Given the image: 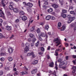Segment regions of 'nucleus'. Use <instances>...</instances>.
Segmentation results:
<instances>
[{
    "instance_id": "3c124183",
    "label": "nucleus",
    "mask_w": 76,
    "mask_h": 76,
    "mask_svg": "<svg viewBox=\"0 0 76 76\" xmlns=\"http://www.w3.org/2000/svg\"><path fill=\"white\" fill-rule=\"evenodd\" d=\"M19 22V20L18 19H17L15 21V22H16V23H18Z\"/></svg>"
},
{
    "instance_id": "49530a36",
    "label": "nucleus",
    "mask_w": 76,
    "mask_h": 76,
    "mask_svg": "<svg viewBox=\"0 0 76 76\" xmlns=\"http://www.w3.org/2000/svg\"><path fill=\"white\" fill-rule=\"evenodd\" d=\"M3 74V71H0V75H2Z\"/></svg>"
},
{
    "instance_id": "f704fd0d",
    "label": "nucleus",
    "mask_w": 76,
    "mask_h": 76,
    "mask_svg": "<svg viewBox=\"0 0 76 76\" xmlns=\"http://www.w3.org/2000/svg\"><path fill=\"white\" fill-rule=\"evenodd\" d=\"M36 41H37V39L35 38L33 39L32 40V41L33 42H35Z\"/></svg>"
},
{
    "instance_id": "f8f14e48",
    "label": "nucleus",
    "mask_w": 76,
    "mask_h": 76,
    "mask_svg": "<svg viewBox=\"0 0 76 76\" xmlns=\"http://www.w3.org/2000/svg\"><path fill=\"white\" fill-rule=\"evenodd\" d=\"M70 14L73 15L74 16H76V12H74V11H71L70 12Z\"/></svg>"
},
{
    "instance_id": "c85d7f7f",
    "label": "nucleus",
    "mask_w": 76,
    "mask_h": 76,
    "mask_svg": "<svg viewBox=\"0 0 76 76\" xmlns=\"http://www.w3.org/2000/svg\"><path fill=\"white\" fill-rule=\"evenodd\" d=\"M29 37H31V38H34V35L33 34H29Z\"/></svg>"
},
{
    "instance_id": "f03ea898",
    "label": "nucleus",
    "mask_w": 76,
    "mask_h": 76,
    "mask_svg": "<svg viewBox=\"0 0 76 76\" xmlns=\"http://www.w3.org/2000/svg\"><path fill=\"white\" fill-rule=\"evenodd\" d=\"M66 61H63L61 62L59 65V68L62 67V66H63L64 64H66Z\"/></svg>"
},
{
    "instance_id": "aec40b11",
    "label": "nucleus",
    "mask_w": 76,
    "mask_h": 76,
    "mask_svg": "<svg viewBox=\"0 0 76 76\" xmlns=\"http://www.w3.org/2000/svg\"><path fill=\"white\" fill-rule=\"evenodd\" d=\"M49 66L50 67H53V66H54V63L53 62L50 63Z\"/></svg>"
},
{
    "instance_id": "a19ab883",
    "label": "nucleus",
    "mask_w": 76,
    "mask_h": 76,
    "mask_svg": "<svg viewBox=\"0 0 76 76\" xmlns=\"http://www.w3.org/2000/svg\"><path fill=\"white\" fill-rule=\"evenodd\" d=\"M71 17H72V16L70 15H68L67 16V18L68 19H70V18H71Z\"/></svg>"
},
{
    "instance_id": "680f3d73",
    "label": "nucleus",
    "mask_w": 76,
    "mask_h": 76,
    "mask_svg": "<svg viewBox=\"0 0 76 76\" xmlns=\"http://www.w3.org/2000/svg\"><path fill=\"white\" fill-rule=\"evenodd\" d=\"M44 4L45 5H47V4H48V3L47 2H45Z\"/></svg>"
},
{
    "instance_id": "052dcab7",
    "label": "nucleus",
    "mask_w": 76,
    "mask_h": 76,
    "mask_svg": "<svg viewBox=\"0 0 76 76\" xmlns=\"http://www.w3.org/2000/svg\"><path fill=\"white\" fill-rule=\"evenodd\" d=\"M39 39L40 41H42V38L41 37H39Z\"/></svg>"
},
{
    "instance_id": "0e129e2a",
    "label": "nucleus",
    "mask_w": 76,
    "mask_h": 76,
    "mask_svg": "<svg viewBox=\"0 0 76 76\" xmlns=\"http://www.w3.org/2000/svg\"><path fill=\"white\" fill-rule=\"evenodd\" d=\"M72 73L73 74V73H76V70H73L72 71Z\"/></svg>"
},
{
    "instance_id": "6ab92c4d",
    "label": "nucleus",
    "mask_w": 76,
    "mask_h": 76,
    "mask_svg": "<svg viewBox=\"0 0 76 76\" xmlns=\"http://www.w3.org/2000/svg\"><path fill=\"white\" fill-rule=\"evenodd\" d=\"M19 13L20 15H24L25 14L24 12L22 11H20Z\"/></svg>"
},
{
    "instance_id": "393cba45",
    "label": "nucleus",
    "mask_w": 76,
    "mask_h": 76,
    "mask_svg": "<svg viewBox=\"0 0 76 76\" xmlns=\"http://www.w3.org/2000/svg\"><path fill=\"white\" fill-rule=\"evenodd\" d=\"M9 9L10 10H13V7L12 5H10L9 6Z\"/></svg>"
},
{
    "instance_id": "2f4dec72",
    "label": "nucleus",
    "mask_w": 76,
    "mask_h": 76,
    "mask_svg": "<svg viewBox=\"0 0 76 76\" xmlns=\"http://www.w3.org/2000/svg\"><path fill=\"white\" fill-rule=\"evenodd\" d=\"M55 68L56 70L58 69V67H57V61L55 63Z\"/></svg>"
},
{
    "instance_id": "f3484780",
    "label": "nucleus",
    "mask_w": 76,
    "mask_h": 76,
    "mask_svg": "<svg viewBox=\"0 0 76 76\" xmlns=\"http://www.w3.org/2000/svg\"><path fill=\"white\" fill-rule=\"evenodd\" d=\"M27 10L28 12H32V10H31V9L29 7H27Z\"/></svg>"
},
{
    "instance_id": "7ed1b4c3",
    "label": "nucleus",
    "mask_w": 76,
    "mask_h": 76,
    "mask_svg": "<svg viewBox=\"0 0 76 76\" xmlns=\"http://www.w3.org/2000/svg\"><path fill=\"white\" fill-rule=\"evenodd\" d=\"M5 29H6V30H7V31H12V28L11 26H6Z\"/></svg>"
},
{
    "instance_id": "b1692460",
    "label": "nucleus",
    "mask_w": 76,
    "mask_h": 76,
    "mask_svg": "<svg viewBox=\"0 0 76 76\" xmlns=\"http://www.w3.org/2000/svg\"><path fill=\"white\" fill-rule=\"evenodd\" d=\"M66 29V27L65 26H63L61 28V31H64Z\"/></svg>"
},
{
    "instance_id": "864d4df0",
    "label": "nucleus",
    "mask_w": 76,
    "mask_h": 76,
    "mask_svg": "<svg viewBox=\"0 0 76 76\" xmlns=\"http://www.w3.org/2000/svg\"><path fill=\"white\" fill-rule=\"evenodd\" d=\"M14 35H12L11 37H10V39H12V38L14 37Z\"/></svg>"
},
{
    "instance_id": "4d7b16f0",
    "label": "nucleus",
    "mask_w": 76,
    "mask_h": 76,
    "mask_svg": "<svg viewBox=\"0 0 76 76\" xmlns=\"http://www.w3.org/2000/svg\"><path fill=\"white\" fill-rule=\"evenodd\" d=\"M61 68H62V69H66V66H62V67H61Z\"/></svg>"
},
{
    "instance_id": "e433bc0d",
    "label": "nucleus",
    "mask_w": 76,
    "mask_h": 76,
    "mask_svg": "<svg viewBox=\"0 0 76 76\" xmlns=\"http://www.w3.org/2000/svg\"><path fill=\"white\" fill-rule=\"evenodd\" d=\"M19 73V72L18 71H17L15 72L14 73V75H18Z\"/></svg>"
},
{
    "instance_id": "1a4fd4ad",
    "label": "nucleus",
    "mask_w": 76,
    "mask_h": 76,
    "mask_svg": "<svg viewBox=\"0 0 76 76\" xmlns=\"http://www.w3.org/2000/svg\"><path fill=\"white\" fill-rule=\"evenodd\" d=\"M61 16L64 18H66L67 17V15L64 13H62L61 14Z\"/></svg>"
},
{
    "instance_id": "bb28decb",
    "label": "nucleus",
    "mask_w": 76,
    "mask_h": 76,
    "mask_svg": "<svg viewBox=\"0 0 76 76\" xmlns=\"http://www.w3.org/2000/svg\"><path fill=\"white\" fill-rule=\"evenodd\" d=\"M39 41H38L35 44V45L36 46V47H38V46L39 45Z\"/></svg>"
},
{
    "instance_id": "6e6d98bb",
    "label": "nucleus",
    "mask_w": 76,
    "mask_h": 76,
    "mask_svg": "<svg viewBox=\"0 0 76 76\" xmlns=\"http://www.w3.org/2000/svg\"><path fill=\"white\" fill-rule=\"evenodd\" d=\"M21 46L22 47H24L25 46V45L24 44V43H22L21 44Z\"/></svg>"
},
{
    "instance_id": "c9c22d12",
    "label": "nucleus",
    "mask_w": 76,
    "mask_h": 76,
    "mask_svg": "<svg viewBox=\"0 0 76 76\" xmlns=\"http://www.w3.org/2000/svg\"><path fill=\"white\" fill-rule=\"evenodd\" d=\"M58 27H60V26H61V23L60 22H59L58 23Z\"/></svg>"
},
{
    "instance_id": "7c9ffc66",
    "label": "nucleus",
    "mask_w": 76,
    "mask_h": 76,
    "mask_svg": "<svg viewBox=\"0 0 76 76\" xmlns=\"http://www.w3.org/2000/svg\"><path fill=\"white\" fill-rule=\"evenodd\" d=\"M4 69L5 70H9V68L7 66H5L4 67Z\"/></svg>"
},
{
    "instance_id": "a878e982",
    "label": "nucleus",
    "mask_w": 76,
    "mask_h": 76,
    "mask_svg": "<svg viewBox=\"0 0 76 76\" xmlns=\"http://www.w3.org/2000/svg\"><path fill=\"white\" fill-rule=\"evenodd\" d=\"M53 9L52 8H50L48 10V12H53Z\"/></svg>"
},
{
    "instance_id": "5fc2aeb1",
    "label": "nucleus",
    "mask_w": 76,
    "mask_h": 76,
    "mask_svg": "<svg viewBox=\"0 0 76 76\" xmlns=\"http://www.w3.org/2000/svg\"><path fill=\"white\" fill-rule=\"evenodd\" d=\"M0 12H1V13H2V14L3 15H4V13L2 11V10H0Z\"/></svg>"
},
{
    "instance_id": "cd10ccee",
    "label": "nucleus",
    "mask_w": 76,
    "mask_h": 76,
    "mask_svg": "<svg viewBox=\"0 0 76 76\" xmlns=\"http://www.w3.org/2000/svg\"><path fill=\"white\" fill-rule=\"evenodd\" d=\"M1 4H2L4 7H6V4H5L4 2H1Z\"/></svg>"
},
{
    "instance_id": "13d9d810",
    "label": "nucleus",
    "mask_w": 76,
    "mask_h": 76,
    "mask_svg": "<svg viewBox=\"0 0 76 76\" xmlns=\"http://www.w3.org/2000/svg\"><path fill=\"white\" fill-rule=\"evenodd\" d=\"M65 47H68V46L69 45L68 44V43H65Z\"/></svg>"
},
{
    "instance_id": "dca6fc26",
    "label": "nucleus",
    "mask_w": 76,
    "mask_h": 76,
    "mask_svg": "<svg viewBox=\"0 0 76 76\" xmlns=\"http://www.w3.org/2000/svg\"><path fill=\"white\" fill-rule=\"evenodd\" d=\"M35 26H33L31 28H30V31L31 32H33L34 30H35Z\"/></svg>"
},
{
    "instance_id": "2eb2a0df",
    "label": "nucleus",
    "mask_w": 76,
    "mask_h": 76,
    "mask_svg": "<svg viewBox=\"0 0 76 76\" xmlns=\"http://www.w3.org/2000/svg\"><path fill=\"white\" fill-rule=\"evenodd\" d=\"M46 35V34L44 33H42L41 34V36L42 37H45Z\"/></svg>"
},
{
    "instance_id": "58836bf2",
    "label": "nucleus",
    "mask_w": 76,
    "mask_h": 76,
    "mask_svg": "<svg viewBox=\"0 0 76 76\" xmlns=\"http://www.w3.org/2000/svg\"><path fill=\"white\" fill-rule=\"evenodd\" d=\"M20 75H25V74H26L25 73H24L23 72H20Z\"/></svg>"
},
{
    "instance_id": "bf43d9fd",
    "label": "nucleus",
    "mask_w": 76,
    "mask_h": 76,
    "mask_svg": "<svg viewBox=\"0 0 76 76\" xmlns=\"http://www.w3.org/2000/svg\"><path fill=\"white\" fill-rule=\"evenodd\" d=\"M2 67H3V64L1 63H0V67L1 68Z\"/></svg>"
},
{
    "instance_id": "e2e57ef3",
    "label": "nucleus",
    "mask_w": 76,
    "mask_h": 76,
    "mask_svg": "<svg viewBox=\"0 0 76 76\" xmlns=\"http://www.w3.org/2000/svg\"><path fill=\"white\" fill-rule=\"evenodd\" d=\"M20 57L21 58L22 60H23V58H24L23 55H21Z\"/></svg>"
},
{
    "instance_id": "79ce46f5",
    "label": "nucleus",
    "mask_w": 76,
    "mask_h": 76,
    "mask_svg": "<svg viewBox=\"0 0 76 76\" xmlns=\"http://www.w3.org/2000/svg\"><path fill=\"white\" fill-rule=\"evenodd\" d=\"M0 60L2 61H3L4 60V58L3 57L1 58L0 59Z\"/></svg>"
},
{
    "instance_id": "9d476101",
    "label": "nucleus",
    "mask_w": 76,
    "mask_h": 76,
    "mask_svg": "<svg viewBox=\"0 0 76 76\" xmlns=\"http://www.w3.org/2000/svg\"><path fill=\"white\" fill-rule=\"evenodd\" d=\"M51 17L50 15H48L46 17V19L48 20H49L51 19Z\"/></svg>"
},
{
    "instance_id": "412c9836",
    "label": "nucleus",
    "mask_w": 76,
    "mask_h": 76,
    "mask_svg": "<svg viewBox=\"0 0 76 76\" xmlns=\"http://www.w3.org/2000/svg\"><path fill=\"white\" fill-rule=\"evenodd\" d=\"M38 61L37 60H36L33 62V64L35 65L37 64L38 63Z\"/></svg>"
},
{
    "instance_id": "a18cd8bd",
    "label": "nucleus",
    "mask_w": 76,
    "mask_h": 76,
    "mask_svg": "<svg viewBox=\"0 0 76 76\" xmlns=\"http://www.w3.org/2000/svg\"><path fill=\"white\" fill-rule=\"evenodd\" d=\"M5 55H6V54L4 53H1V55L2 56H5Z\"/></svg>"
},
{
    "instance_id": "c756f323",
    "label": "nucleus",
    "mask_w": 76,
    "mask_h": 76,
    "mask_svg": "<svg viewBox=\"0 0 76 76\" xmlns=\"http://www.w3.org/2000/svg\"><path fill=\"white\" fill-rule=\"evenodd\" d=\"M58 52H56V51H55L54 54L55 56H58Z\"/></svg>"
},
{
    "instance_id": "ea45409f",
    "label": "nucleus",
    "mask_w": 76,
    "mask_h": 76,
    "mask_svg": "<svg viewBox=\"0 0 76 76\" xmlns=\"http://www.w3.org/2000/svg\"><path fill=\"white\" fill-rule=\"evenodd\" d=\"M37 33H39L40 32V29L39 28H38L37 30Z\"/></svg>"
},
{
    "instance_id": "37998d69",
    "label": "nucleus",
    "mask_w": 76,
    "mask_h": 76,
    "mask_svg": "<svg viewBox=\"0 0 76 76\" xmlns=\"http://www.w3.org/2000/svg\"><path fill=\"white\" fill-rule=\"evenodd\" d=\"M10 5H11V6H13V5H14V3H13V2H10Z\"/></svg>"
},
{
    "instance_id": "5701e85b",
    "label": "nucleus",
    "mask_w": 76,
    "mask_h": 76,
    "mask_svg": "<svg viewBox=\"0 0 76 76\" xmlns=\"http://www.w3.org/2000/svg\"><path fill=\"white\" fill-rule=\"evenodd\" d=\"M45 29H46V30H48V28H49V26H48L47 24L46 25V26H45Z\"/></svg>"
},
{
    "instance_id": "69168bd1",
    "label": "nucleus",
    "mask_w": 76,
    "mask_h": 76,
    "mask_svg": "<svg viewBox=\"0 0 76 76\" xmlns=\"http://www.w3.org/2000/svg\"><path fill=\"white\" fill-rule=\"evenodd\" d=\"M23 4H25V5L26 6H27V4H26V2H23Z\"/></svg>"
},
{
    "instance_id": "72a5a7b5",
    "label": "nucleus",
    "mask_w": 76,
    "mask_h": 76,
    "mask_svg": "<svg viewBox=\"0 0 76 76\" xmlns=\"http://www.w3.org/2000/svg\"><path fill=\"white\" fill-rule=\"evenodd\" d=\"M67 11L66 10L63 9L62 10V12L63 13H67Z\"/></svg>"
},
{
    "instance_id": "f257e3e1",
    "label": "nucleus",
    "mask_w": 76,
    "mask_h": 76,
    "mask_svg": "<svg viewBox=\"0 0 76 76\" xmlns=\"http://www.w3.org/2000/svg\"><path fill=\"white\" fill-rule=\"evenodd\" d=\"M53 42H56L55 44L56 47H58V46L61 44V43H60V39H58V38L54 39L53 40Z\"/></svg>"
},
{
    "instance_id": "4468645a",
    "label": "nucleus",
    "mask_w": 76,
    "mask_h": 76,
    "mask_svg": "<svg viewBox=\"0 0 76 76\" xmlns=\"http://www.w3.org/2000/svg\"><path fill=\"white\" fill-rule=\"evenodd\" d=\"M25 51H28L29 50V47H26L24 49Z\"/></svg>"
},
{
    "instance_id": "a211bd4d",
    "label": "nucleus",
    "mask_w": 76,
    "mask_h": 76,
    "mask_svg": "<svg viewBox=\"0 0 76 76\" xmlns=\"http://www.w3.org/2000/svg\"><path fill=\"white\" fill-rule=\"evenodd\" d=\"M34 52H32L31 53H28L27 55L28 56H32L34 54Z\"/></svg>"
},
{
    "instance_id": "603ef678",
    "label": "nucleus",
    "mask_w": 76,
    "mask_h": 76,
    "mask_svg": "<svg viewBox=\"0 0 76 76\" xmlns=\"http://www.w3.org/2000/svg\"><path fill=\"white\" fill-rule=\"evenodd\" d=\"M3 38V35H2V34L0 33V38Z\"/></svg>"
},
{
    "instance_id": "0eeeda50",
    "label": "nucleus",
    "mask_w": 76,
    "mask_h": 76,
    "mask_svg": "<svg viewBox=\"0 0 76 76\" xmlns=\"http://www.w3.org/2000/svg\"><path fill=\"white\" fill-rule=\"evenodd\" d=\"M52 6L54 8H57L58 7V5L57 4H53L52 5Z\"/></svg>"
},
{
    "instance_id": "8fccbe9b",
    "label": "nucleus",
    "mask_w": 76,
    "mask_h": 76,
    "mask_svg": "<svg viewBox=\"0 0 76 76\" xmlns=\"http://www.w3.org/2000/svg\"><path fill=\"white\" fill-rule=\"evenodd\" d=\"M41 49L42 51H44V48L43 47H42L41 48Z\"/></svg>"
},
{
    "instance_id": "39448f33",
    "label": "nucleus",
    "mask_w": 76,
    "mask_h": 76,
    "mask_svg": "<svg viewBox=\"0 0 76 76\" xmlns=\"http://www.w3.org/2000/svg\"><path fill=\"white\" fill-rule=\"evenodd\" d=\"M27 6H29L30 7H32L33 6V4L32 3L28 2L27 3Z\"/></svg>"
},
{
    "instance_id": "4be33fe9",
    "label": "nucleus",
    "mask_w": 76,
    "mask_h": 76,
    "mask_svg": "<svg viewBox=\"0 0 76 76\" xmlns=\"http://www.w3.org/2000/svg\"><path fill=\"white\" fill-rule=\"evenodd\" d=\"M8 59L9 61H13V58L11 57H8Z\"/></svg>"
},
{
    "instance_id": "de8ad7c7",
    "label": "nucleus",
    "mask_w": 76,
    "mask_h": 76,
    "mask_svg": "<svg viewBox=\"0 0 76 76\" xmlns=\"http://www.w3.org/2000/svg\"><path fill=\"white\" fill-rule=\"evenodd\" d=\"M44 9H47V6L46 5L43 6Z\"/></svg>"
},
{
    "instance_id": "338daca9",
    "label": "nucleus",
    "mask_w": 76,
    "mask_h": 76,
    "mask_svg": "<svg viewBox=\"0 0 76 76\" xmlns=\"http://www.w3.org/2000/svg\"><path fill=\"white\" fill-rule=\"evenodd\" d=\"M3 22V20L1 19H0V23H1Z\"/></svg>"
},
{
    "instance_id": "423d86ee",
    "label": "nucleus",
    "mask_w": 76,
    "mask_h": 76,
    "mask_svg": "<svg viewBox=\"0 0 76 76\" xmlns=\"http://www.w3.org/2000/svg\"><path fill=\"white\" fill-rule=\"evenodd\" d=\"M37 71V69H34L31 71V73L32 74H35V73H36Z\"/></svg>"
},
{
    "instance_id": "c03bdc74",
    "label": "nucleus",
    "mask_w": 76,
    "mask_h": 76,
    "mask_svg": "<svg viewBox=\"0 0 76 76\" xmlns=\"http://www.w3.org/2000/svg\"><path fill=\"white\" fill-rule=\"evenodd\" d=\"M73 70H76V66H73L72 68Z\"/></svg>"
},
{
    "instance_id": "473e14b6",
    "label": "nucleus",
    "mask_w": 76,
    "mask_h": 76,
    "mask_svg": "<svg viewBox=\"0 0 76 76\" xmlns=\"http://www.w3.org/2000/svg\"><path fill=\"white\" fill-rule=\"evenodd\" d=\"M62 61V59L61 58H59L58 60V62L60 63Z\"/></svg>"
},
{
    "instance_id": "4c0bfd02",
    "label": "nucleus",
    "mask_w": 76,
    "mask_h": 76,
    "mask_svg": "<svg viewBox=\"0 0 76 76\" xmlns=\"http://www.w3.org/2000/svg\"><path fill=\"white\" fill-rule=\"evenodd\" d=\"M25 45L26 46V47H29V43H26V44Z\"/></svg>"
},
{
    "instance_id": "774afa93",
    "label": "nucleus",
    "mask_w": 76,
    "mask_h": 76,
    "mask_svg": "<svg viewBox=\"0 0 76 76\" xmlns=\"http://www.w3.org/2000/svg\"><path fill=\"white\" fill-rule=\"evenodd\" d=\"M28 42H31V39L29 38L28 39Z\"/></svg>"
},
{
    "instance_id": "ddd939ff",
    "label": "nucleus",
    "mask_w": 76,
    "mask_h": 76,
    "mask_svg": "<svg viewBox=\"0 0 76 76\" xmlns=\"http://www.w3.org/2000/svg\"><path fill=\"white\" fill-rule=\"evenodd\" d=\"M13 11L15 13H18L19 12V10L16 8H15L13 9Z\"/></svg>"
},
{
    "instance_id": "09e8293b",
    "label": "nucleus",
    "mask_w": 76,
    "mask_h": 76,
    "mask_svg": "<svg viewBox=\"0 0 76 76\" xmlns=\"http://www.w3.org/2000/svg\"><path fill=\"white\" fill-rule=\"evenodd\" d=\"M51 19L52 20H54V19H55V17L53 16H52Z\"/></svg>"
},
{
    "instance_id": "6e6552de",
    "label": "nucleus",
    "mask_w": 76,
    "mask_h": 76,
    "mask_svg": "<svg viewBox=\"0 0 76 76\" xmlns=\"http://www.w3.org/2000/svg\"><path fill=\"white\" fill-rule=\"evenodd\" d=\"M22 19L23 21H25L27 20V17L25 16H24L22 18Z\"/></svg>"
},
{
    "instance_id": "9b49d317",
    "label": "nucleus",
    "mask_w": 76,
    "mask_h": 76,
    "mask_svg": "<svg viewBox=\"0 0 76 76\" xmlns=\"http://www.w3.org/2000/svg\"><path fill=\"white\" fill-rule=\"evenodd\" d=\"M76 19V17H72L71 18H70V20L71 22H70V23L71 22H72L73 20H74L75 19Z\"/></svg>"
},
{
    "instance_id": "20e7f679",
    "label": "nucleus",
    "mask_w": 76,
    "mask_h": 76,
    "mask_svg": "<svg viewBox=\"0 0 76 76\" xmlns=\"http://www.w3.org/2000/svg\"><path fill=\"white\" fill-rule=\"evenodd\" d=\"M13 50L12 48H8V51L9 53L11 54L13 53Z\"/></svg>"
}]
</instances>
